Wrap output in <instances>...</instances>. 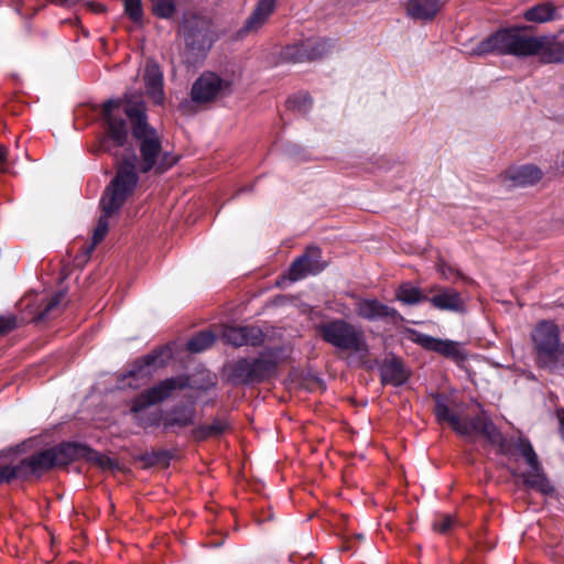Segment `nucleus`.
Segmentation results:
<instances>
[{
    "label": "nucleus",
    "mask_w": 564,
    "mask_h": 564,
    "mask_svg": "<svg viewBox=\"0 0 564 564\" xmlns=\"http://www.w3.org/2000/svg\"><path fill=\"white\" fill-rule=\"evenodd\" d=\"M106 123V134L100 139L98 151L112 153L113 148H121L128 141L129 129L124 113L131 122L132 135L140 156L134 153L126 154L117 161L116 172L119 165L130 158L135 164V174H147L154 171L163 174L174 166L178 156L170 151H163L162 137L158 130L148 122L147 107L140 95L126 93L122 98L109 99L104 102L101 109Z\"/></svg>",
    "instance_id": "f257e3e1"
},
{
    "label": "nucleus",
    "mask_w": 564,
    "mask_h": 564,
    "mask_svg": "<svg viewBox=\"0 0 564 564\" xmlns=\"http://www.w3.org/2000/svg\"><path fill=\"white\" fill-rule=\"evenodd\" d=\"M466 54L484 56L488 54L527 57L540 55L545 64H564V39L557 36H530L524 28L502 29L488 37L465 45Z\"/></svg>",
    "instance_id": "f03ea898"
},
{
    "label": "nucleus",
    "mask_w": 564,
    "mask_h": 564,
    "mask_svg": "<svg viewBox=\"0 0 564 564\" xmlns=\"http://www.w3.org/2000/svg\"><path fill=\"white\" fill-rule=\"evenodd\" d=\"M433 399L434 414L438 423H448L457 434L465 437L484 435L491 445L498 447L501 454L509 453L507 438L485 412L473 417H460L454 412L456 402L452 397L436 393Z\"/></svg>",
    "instance_id": "7ed1b4c3"
},
{
    "label": "nucleus",
    "mask_w": 564,
    "mask_h": 564,
    "mask_svg": "<svg viewBox=\"0 0 564 564\" xmlns=\"http://www.w3.org/2000/svg\"><path fill=\"white\" fill-rule=\"evenodd\" d=\"M137 186L135 164L133 159L130 158L119 165L117 173L101 195V215L94 230L93 245L89 251L104 240L109 229V218L122 208L128 198L135 192Z\"/></svg>",
    "instance_id": "20e7f679"
},
{
    "label": "nucleus",
    "mask_w": 564,
    "mask_h": 564,
    "mask_svg": "<svg viewBox=\"0 0 564 564\" xmlns=\"http://www.w3.org/2000/svg\"><path fill=\"white\" fill-rule=\"evenodd\" d=\"M321 338L340 351L366 357L369 346L361 327L343 318H332L316 326Z\"/></svg>",
    "instance_id": "39448f33"
},
{
    "label": "nucleus",
    "mask_w": 564,
    "mask_h": 564,
    "mask_svg": "<svg viewBox=\"0 0 564 564\" xmlns=\"http://www.w3.org/2000/svg\"><path fill=\"white\" fill-rule=\"evenodd\" d=\"M185 42V55L188 63L194 64L204 57L217 40L212 21L198 14L185 15L180 26Z\"/></svg>",
    "instance_id": "423d86ee"
},
{
    "label": "nucleus",
    "mask_w": 564,
    "mask_h": 564,
    "mask_svg": "<svg viewBox=\"0 0 564 564\" xmlns=\"http://www.w3.org/2000/svg\"><path fill=\"white\" fill-rule=\"evenodd\" d=\"M531 341L536 365L549 370L562 345L558 325L550 319L538 322L531 332Z\"/></svg>",
    "instance_id": "0eeeda50"
},
{
    "label": "nucleus",
    "mask_w": 564,
    "mask_h": 564,
    "mask_svg": "<svg viewBox=\"0 0 564 564\" xmlns=\"http://www.w3.org/2000/svg\"><path fill=\"white\" fill-rule=\"evenodd\" d=\"M232 93V82L221 78L213 72L203 73L191 89L192 100L196 104H207L225 98Z\"/></svg>",
    "instance_id": "6e6552de"
},
{
    "label": "nucleus",
    "mask_w": 564,
    "mask_h": 564,
    "mask_svg": "<svg viewBox=\"0 0 564 564\" xmlns=\"http://www.w3.org/2000/svg\"><path fill=\"white\" fill-rule=\"evenodd\" d=\"M330 50L328 40L310 37L284 46L280 58L284 63L312 62L325 56Z\"/></svg>",
    "instance_id": "1a4fd4ad"
},
{
    "label": "nucleus",
    "mask_w": 564,
    "mask_h": 564,
    "mask_svg": "<svg viewBox=\"0 0 564 564\" xmlns=\"http://www.w3.org/2000/svg\"><path fill=\"white\" fill-rule=\"evenodd\" d=\"M163 356L169 357V350L161 348L135 360L128 372L122 377V384L137 389L145 383L155 370L165 365Z\"/></svg>",
    "instance_id": "9d476101"
},
{
    "label": "nucleus",
    "mask_w": 564,
    "mask_h": 564,
    "mask_svg": "<svg viewBox=\"0 0 564 564\" xmlns=\"http://www.w3.org/2000/svg\"><path fill=\"white\" fill-rule=\"evenodd\" d=\"M44 453L50 455L52 467L67 465L79 458L97 462L101 467H108L111 464L110 458L79 443H63L56 447L45 449Z\"/></svg>",
    "instance_id": "9b49d317"
},
{
    "label": "nucleus",
    "mask_w": 564,
    "mask_h": 564,
    "mask_svg": "<svg viewBox=\"0 0 564 564\" xmlns=\"http://www.w3.org/2000/svg\"><path fill=\"white\" fill-rule=\"evenodd\" d=\"M186 387L187 380L182 377L167 378L135 397L131 402L130 411L138 412L163 402L169 399L175 390Z\"/></svg>",
    "instance_id": "f8f14e48"
},
{
    "label": "nucleus",
    "mask_w": 564,
    "mask_h": 564,
    "mask_svg": "<svg viewBox=\"0 0 564 564\" xmlns=\"http://www.w3.org/2000/svg\"><path fill=\"white\" fill-rule=\"evenodd\" d=\"M52 468V460L48 454L44 451L35 453L15 465L8 464L9 478L30 480L32 478H40L45 471Z\"/></svg>",
    "instance_id": "ddd939ff"
},
{
    "label": "nucleus",
    "mask_w": 564,
    "mask_h": 564,
    "mask_svg": "<svg viewBox=\"0 0 564 564\" xmlns=\"http://www.w3.org/2000/svg\"><path fill=\"white\" fill-rule=\"evenodd\" d=\"M327 263L322 260V250L316 246L307 247L304 254L297 257L291 264L289 275L292 281H299L307 275L321 273Z\"/></svg>",
    "instance_id": "4468645a"
},
{
    "label": "nucleus",
    "mask_w": 564,
    "mask_h": 564,
    "mask_svg": "<svg viewBox=\"0 0 564 564\" xmlns=\"http://www.w3.org/2000/svg\"><path fill=\"white\" fill-rule=\"evenodd\" d=\"M427 293L431 294V296L429 295V302L436 310L454 313H464L466 311L465 301L455 289L435 284L429 289Z\"/></svg>",
    "instance_id": "2eb2a0df"
},
{
    "label": "nucleus",
    "mask_w": 564,
    "mask_h": 564,
    "mask_svg": "<svg viewBox=\"0 0 564 564\" xmlns=\"http://www.w3.org/2000/svg\"><path fill=\"white\" fill-rule=\"evenodd\" d=\"M221 337L226 344L234 347L260 346L264 341V334L261 328L252 325L248 326H226L223 329Z\"/></svg>",
    "instance_id": "dca6fc26"
},
{
    "label": "nucleus",
    "mask_w": 564,
    "mask_h": 564,
    "mask_svg": "<svg viewBox=\"0 0 564 564\" xmlns=\"http://www.w3.org/2000/svg\"><path fill=\"white\" fill-rule=\"evenodd\" d=\"M356 314L366 321L375 322L379 319H389L397 322L402 319L399 312L376 299H360L355 306Z\"/></svg>",
    "instance_id": "f3484780"
},
{
    "label": "nucleus",
    "mask_w": 564,
    "mask_h": 564,
    "mask_svg": "<svg viewBox=\"0 0 564 564\" xmlns=\"http://www.w3.org/2000/svg\"><path fill=\"white\" fill-rule=\"evenodd\" d=\"M413 340L424 349L435 351L447 358H452L454 360L464 359V352L457 341L435 338L422 333L414 334Z\"/></svg>",
    "instance_id": "a211bd4d"
},
{
    "label": "nucleus",
    "mask_w": 564,
    "mask_h": 564,
    "mask_svg": "<svg viewBox=\"0 0 564 564\" xmlns=\"http://www.w3.org/2000/svg\"><path fill=\"white\" fill-rule=\"evenodd\" d=\"M147 95L155 105H163L165 95L163 90V73L158 63L147 61L143 74Z\"/></svg>",
    "instance_id": "6ab92c4d"
},
{
    "label": "nucleus",
    "mask_w": 564,
    "mask_h": 564,
    "mask_svg": "<svg viewBox=\"0 0 564 564\" xmlns=\"http://www.w3.org/2000/svg\"><path fill=\"white\" fill-rule=\"evenodd\" d=\"M278 0H258L257 6L245 25L238 31V36L243 37L250 33L258 32L274 12Z\"/></svg>",
    "instance_id": "aec40b11"
},
{
    "label": "nucleus",
    "mask_w": 564,
    "mask_h": 564,
    "mask_svg": "<svg viewBox=\"0 0 564 564\" xmlns=\"http://www.w3.org/2000/svg\"><path fill=\"white\" fill-rule=\"evenodd\" d=\"M196 410L193 405H175L164 413V432H176L195 424Z\"/></svg>",
    "instance_id": "412c9836"
},
{
    "label": "nucleus",
    "mask_w": 564,
    "mask_h": 564,
    "mask_svg": "<svg viewBox=\"0 0 564 564\" xmlns=\"http://www.w3.org/2000/svg\"><path fill=\"white\" fill-rule=\"evenodd\" d=\"M280 360V349L268 348L262 350L258 357L250 359L253 378L262 382L274 375Z\"/></svg>",
    "instance_id": "4be33fe9"
},
{
    "label": "nucleus",
    "mask_w": 564,
    "mask_h": 564,
    "mask_svg": "<svg viewBox=\"0 0 564 564\" xmlns=\"http://www.w3.org/2000/svg\"><path fill=\"white\" fill-rule=\"evenodd\" d=\"M379 370L383 384L401 387L410 378V371L405 368L402 360L395 357L384 359Z\"/></svg>",
    "instance_id": "5701e85b"
},
{
    "label": "nucleus",
    "mask_w": 564,
    "mask_h": 564,
    "mask_svg": "<svg viewBox=\"0 0 564 564\" xmlns=\"http://www.w3.org/2000/svg\"><path fill=\"white\" fill-rule=\"evenodd\" d=\"M442 0H409L406 13L417 21H432L443 7Z\"/></svg>",
    "instance_id": "b1692460"
},
{
    "label": "nucleus",
    "mask_w": 564,
    "mask_h": 564,
    "mask_svg": "<svg viewBox=\"0 0 564 564\" xmlns=\"http://www.w3.org/2000/svg\"><path fill=\"white\" fill-rule=\"evenodd\" d=\"M506 178L512 186H531L542 178V171L532 164L511 167L506 172Z\"/></svg>",
    "instance_id": "393cba45"
},
{
    "label": "nucleus",
    "mask_w": 564,
    "mask_h": 564,
    "mask_svg": "<svg viewBox=\"0 0 564 564\" xmlns=\"http://www.w3.org/2000/svg\"><path fill=\"white\" fill-rule=\"evenodd\" d=\"M529 467L531 469L530 471L522 473L520 475L523 480V485L542 495H552L554 492V487L549 481L540 460L538 462L536 467L534 465H529Z\"/></svg>",
    "instance_id": "a878e982"
},
{
    "label": "nucleus",
    "mask_w": 564,
    "mask_h": 564,
    "mask_svg": "<svg viewBox=\"0 0 564 564\" xmlns=\"http://www.w3.org/2000/svg\"><path fill=\"white\" fill-rule=\"evenodd\" d=\"M523 17L529 22L545 23L556 20L557 11L552 2H542L528 9Z\"/></svg>",
    "instance_id": "bb28decb"
},
{
    "label": "nucleus",
    "mask_w": 564,
    "mask_h": 564,
    "mask_svg": "<svg viewBox=\"0 0 564 564\" xmlns=\"http://www.w3.org/2000/svg\"><path fill=\"white\" fill-rule=\"evenodd\" d=\"M228 423L221 419H215L209 424H202L192 430V436L197 441L219 436L227 431Z\"/></svg>",
    "instance_id": "cd10ccee"
},
{
    "label": "nucleus",
    "mask_w": 564,
    "mask_h": 564,
    "mask_svg": "<svg viewBox=\"0 0 564 564\" xmlns=\"http://www.w3.org/2000/svg\"><path fill=\"white\" fill-rule=\"evenodd\" d=\"M231 379L241 384L257 382L253 378V370L249 358H241L231 366Z\"/></svg>",
    "instance_id": "c85d7f7f"
},
{
    "label": "nucleus",
    "mask_w": 564,
    "mask_h": 564,
    "mask_svg": "<svg viewBox=\"0 0 564 564\" xmlns=\"http://www.w3.org/2000/svg\"><path fill=\"white\" fill-rule=\"evenodd\" d=\"M397 299L408 305H415L421 302L427 301L429 295L423 294L420 288L412 285L411 283H403L397 290Z\"/></svg>",
    "instance_id": "c756f323"
},
{
    "label": "nucleus",
    "mask_w": 564,
    "mask_h": 564,
    "mask_svg": "<svg viewBox=\"0 0 564 564\" xmlns=\"http://www.w3.org/2000/svg\"><path fill=\"white\" fill-rule=\"evenodd\" d=\"M140 410L138 412H131L133 414V419L135 424L143 429L160 426L161 424L164 426V412L161 410L145 411Z\"/></svg>",
    "instance_id": "7c9ffc66"
},
{
    "label": "nucleus",
    "mask_w": 564,
    "mask_h": 564,
    "mask_svg": "<svg viewBox=\"0 0 564 564\" xmlns=\"http://www.w3.org/2000/svg\"><path fill=\"white\" fill-rule=\"evenodd\" d=\"M215 340L216 336L212 332L204 330L193 336L186 347L188 351L198 354L212 347Z\"/></svg>",
    "instance_id": "2f4dec72"
},
{
    "label": "nucleus",
    "mask_w": 564,
    "mask_h": 564,
    "mask_svg": "<svg viewBox=\"0 0 564 564\" xmlns=\"http://www.w3.org/2000/svg\"><path fill=\"white\" fill-rule=\"evenodd\" d=\"M514 447L518 453L525 459L528 466L534 465L538 466L539 457L531 444V442L525 437H518L514 442Z\"/></svg>",
    "instance_id": "473e14b6"
},
{
    "label": "nucleus",
    "mask_w": 564,
    "mask_h": 564,
    "mask_svg": "<svg viewBox=\"0 0 564 564\" xmlns=\"http://www.w3.org/2000/svg\"><path fill=\"white\" fill-rule=\"evenodd\" d=\"M152 10L160 18H171L175 12V4L172 0H150Z\"/></svg>",
    "instance_id": "72a5a7b5"
},
{
    "label": "nucleus",
    "mask_w": 564,
    "mask_h": 564,
    "mask_svg": "<svg viewBox=\"0 0 564 564\" xmlns=\"http://www.w3.org/2000/svg\"><path fill=\"white\" fill-rule=\"evenodd\" d=\"M437 270L441 273V275L446 280H453V281L463 280L465 282H469V279L466 278L459 270L447 264L443 260H440L437 262Z\"/></svg>",
    "instance_id": "f704fd0d"
},
{
    "label": "nucleus",
    "mask_w": 564,
    "mask_h": 564,
    "mask_svg": "<svg viewBox=\"0 0 564 564\" xmlns=\"http://www.w3.org/2000/svg\"><path fill=\"white\" fill-rule=\"evenodd\" d=\"M124 12L133 22H140L142 19L141 0H123Z\"/></svg>",
    "instance_id": "c9c22d12"
},
{
    "label": "nucleus",
    "mask_w": 564,
    "mask_h": 564,
    "mask_svg": "<svg viewBox=\"0 0 564 564\" xmlns=\"http://www.w3.org/2000/svg\"><path fill=\"white\" fill-rule=\"evenodd\" d=\"M290 108L306 112L312 106V98L307 94H300L288 99Z\"/></svg>",
    "instance_id": "e433bc0d"
},
{
    "label": "nucleus",
    "mask_w": 564,
    "mask_h": 564,
    "mask_svg": "<svg viewBox=\"0 0 564 564\" xmlns=\"http://www.w3.org/2000/svg\"><path fill=\"white\" fill-rule=\"evenodd\" d=\"M65 297V294L63 292H58L56 293L52 299H50L45 304H44V307L42 308L40 315H39V318L40 319H45L47 317H50L51 313L59 306L61 302L63 301V299Z\"/></svg>",
    "instance_id": "4c0bfd02"
},
{
    "label": "nucleus",
    "mask_w": 564,
    "mask_h": 564,
    "mask_svg": "<svg viewBox=\"0 0 564 564\" xmlns=\"http://www.w3.org/2000/svg\"><path fill=\"white\" fill-rule=\"evenodd\" d=\"M18 327V318L15 315L0 316V336H3Z\"/></svg>",
    "instance_id": "58836bf2"
},
{
    "label": "nucleus",
    "mask_w": 564,
    "mask_h": 564,
    "mask_svg": "<svg viewBox=\"0 0 564 564\" xmlns=\"http://www.w3.org/2000/svg\"><path fill=\"white\" fill-rule=\"evenodd\" d=\"M454 524V519L449 514H444L440 519L435 520L433 528L435 531L446 533Z\"/></svg>",
    "instance_id": "ea45409f"
},
{
    "label": "nucleus",
    "mask_w": 564,
    "mask_h": 564,
    "mask_svg": "<svg viewBox=\"0 0 564 564\" xmlns=\"http://www.w3.org/2000/svg\"><path fill=\"white\" fill-rule=\"evenodd\" d=\"M564 369V343H562L560 350L557 351V355L552 362L550 367V371H557Z\"/></svg>",
    "instance_id": "a19ab883"
},
{
    "label": "nucleus",
    "mask_w": 564,
    "mask_h": 564,
    "mask_svg": "<svg viewBox=\"0 0 564 564\" xmlns=\"http://www.w3.org/2000/svg\"><path fill=\"white\" fill-rule=\"evenodd\" d=\"M9 171L8 149L0 144V173Z\"/></svg>",
    "instance_id": "79ce46f5"
},
{
    "label": "nucleus",
    "mask_w": 564,
    "mask_h": 564,
    "mask_svg": "<svg viewBox=\"0 0 564 564\" xmlns=\"http://www.w3.org/2000/svg\"><path fill=\"white\" fill-rule=\"evenodd\" d=\"M3 481H10L8 464L2 462V456H0V484Z\"/></svg>",
    "instance_id": "37998d69"
},
{
    "label": "nucleus",
    "mask_w": 564,
    "mask_h": 564,
    "mask_svg": "<svg viewBox=\"0 0 564 564\" xmlns=\"http://www.w3.org/2000/svg\"><path fill=\"white\" fill-rule=\"evenodd\" d=\"M558 421H560V433L564 440V410L557 412Z\"/></svg>",
    "instance_id": "c03bdc74"
},
{
    "label": "nucleus",
    "mask_w": 564,
    "mask_h": 564,
    "mask_svg": "<svg viewBox=\"0 0 564 564\" xmlns=\"http://www.w3.org/2000/svg\"><path fill=\"white\" fill-rule=\"evenodd\" d=\"M91 7L95 12H104L105 11V7L102 4L98 3V4H93Z\"/></svg>",
    "instance_id": "a18cd8bd"
}]
</instances>
